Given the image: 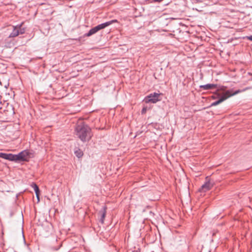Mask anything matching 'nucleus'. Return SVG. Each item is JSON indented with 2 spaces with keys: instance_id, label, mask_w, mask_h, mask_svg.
Here are the masks:
<instances>
[{
  "instance_id": "f3484780",
  "label": "nucleus",
  "mask_w": 252,
  "mask_h": 252,
  "mask_svg": "<svg viewBox=\"0 0 252 252\" xmlns=\"http://www.w3.org/2000/svg\"><path fill=\"white\" fill-rule=\"evenodd\" d=\"M163 0H151L152 1H154V2H159L161 1H162Z\"/></svg>"
},
{
  "instance_id": "a211bd4d",
  "label": "nucleus",
  "mask_w": 252,
  "mask_h": 252,
  "mask_svg": "<svg viewBox=\"0 0 252 252\" xmlns=\"http://www.w3.org/2000/svg\"><path fill=\"white\" fill-rule=\"evenodd\" d=\"M146 111V109L145 108H143V109L142 110V113H144Z\"/></svg>"
},
{
  "instance_id": "f257e3e1",
  "label": "nucleus",
  "mask_w": 252,
  "mask_h": 252,
  "mask_svg": "<svg viewBox=\"0 0 252 252\" xmlns=\"http://www.w3.org/2000/svg\"><path fill=\"white\" fill-rule=\"evenodd\" d=\"M76 131L77 136L83 142L89 141L91 138V129L87 125H78L76 127Z\"/></svg>"
},
{
  "instance_id": "1a4fd4ad",
  "label": "nucleus",
  "mask_w": 252,
  "mask_h": 252,
  "mask_svg": "<svg viewBox=\"0 0 252 252\" xmlns=\"http://www.w3.org/2000/svg\"><path fill=\"white\" fill-rule=\"evenodd\" d=\"M217 87V85L214 84H207L206 85H201L200 86V88L203 90H209L212 89L213 88H216Z\"/></svg>"
},
{
  "instance_id": "ddd939ff",
  "label": "nucleus",
  "mask_w": 252,
  "mask_h": 252,
  "mask_svg": "<svg viewBox=\"0 0 252 252\" xmlns=\"http://www.w3.org/2000/svg\"><path fill=\"white\" fill-rule=\"evenodd\" d=\"M74 154L75 156L78 158H81L83 155V153L82 151L79 149H76L74 151Z\"/></svg>"
},
{
  "instance_id": "7ed1b4c3",
  "label": "nucleus",
  "mask_w": 252,
  "mask_h": 252,
  "mask_svg": "<svg viewBox=\"0 0 252 252\" xmlns=\"http://www.w3.org/2000/svg\"><path fill=\"white\" fill-rule=\"evenodd\" d=\"M238 92H239V91H237L235 92V93H234L233 94H236ZM232 95H233V94H231L229 91H227L222 96H221L220 97V98L219 100L213 102L211 104V106H216V105L219 104L220 103H221L224 100H225L227 98H228L229 97H230V96H231Z\"/></svg>"
},
{
  "instance_id": "20e7f679",
  "label": "nucleus",
  "mask_w": 252,
  "mask_h": 252,
  "mask_svg": "<svg viewBox=\"0 0 252 252\" xmlns=\"http://www.w3.org/2000/svg\"><path fill=\"white\" fill-rule=\"evenodd\" d=\"M29 158V152L27 151H23L18 155H16L17 161L27 160Z\"/></svg>"
},
{
  "instance_id": "39448f33",
  "label": "nucleus",
  "mask_w": 252,
  "mask_h": 252,
  "mask_svg": "<svg viewBox=\"0 0 252 252\" xmlns=\"http://www.w3.org/2000/svg\"><path fill=\"white\" fill-rule=\"evenodd\" d=\"M0 158L10 161H17L16 155L0 153Z\"/></svg>"
},
{
  "instance_id": "2eb2a0df",
  "label": "nucleus",
  "mask_w": 252,
  "mask_h": 252,
  "mask_svg": "<svg viewBox=\"0 0 252 252\" xmlns=\"http://www.w3.org/2000/svg\"><path fill=\"white\" fill-rule=\"evenodd\" d=\"M39 192H37V193H35L36 197H37L38 201H39Z\"/></svg>"
},
{
  "instance_id": "423d86ee",
  "label": "nucleus",
  "mask_w": 252,
  "mask_h": 252,
  "mask_svg": "<svg viewBox=\"0 0 252 252\" xmlns=\"http://www.w3.org/2000/svg\"><path fill=\"white\" fill-rule=\"evenodd\" d=\"M117 22H118V21L116 19L112 20L102 23L101 24L98 25L97 26H96L95 27L97 28V29L98 30V31H99V30L103 29L105 28L106 27L111 25L113 23H116Z\"/></svg>"
},
{
  "instance_id": "9d476101",
  "label": "nucleus",
  "mask_w": 252,
  "mask_h": 252,
  "mask_svg": "<svg viewBox=\"0 0 252 252\" xmlns=\"http://www.w3.org/2000/svg\"><path fill=\"white\" fill-rule=\"evenodd\" d=\"M98 32V30L96 28V27H94L93 28H92L88 32L85 33V35L86 36H90L92 35L93 34L95 33Z\"/></svg>"
},
{
  "instance_id": "dca6fc26",
  "label": "nucleus",
  "mask_w": 252,
  "mask_h": 252,
  "mask_svg": "<svg viewBox=\"0 0 252 252\" xmlns=\"http://www.w3.org/2000/svg\"><path fill=\"white\" fill-rule=\"evenodd\" d=\"M247 38L250 41H252V35L247 36Z\"/></svg>"
},
{
  "instance_id": "0eeeda50",
  "label": "nucleus",
  "mask_w": 252,
  "mask_h": 252,
  "mask_svg": "<svg viewBox=\"0 0 252 252\" xmlns=\"http://www.w3.org/2000/svg\"><path fill=\"white\" fill-rule=\"evenodd\" d=\"M213 186V184L211 183L210 182L208 181L206 182L204 184H203L201 188L199 189V191L200 192H206L212 189Z\"/></svg>"
},
{
  "instance_id": "4468645a",
  "label": "nucleus",
  "mask_w": 252,
  "mask_h": 252,
  "mask_svg": "<svg viewBox=\"0 0 252 252\" xmlns=\"http://www.w3.org/2000/svg\"><path fill=\"white\" fill-rule=\"evenodd\" d=\"M32 187L33 188L34 190L35 193H37V192H39V188L36 184H33V185L32 186Z\"/></svg>"
},
{
  "instance_id": "f8f14e48",
  "label": "nucleus",
  "mask_w": 252,
  "mask_h": 252,
  "mask_svg": "<svg viewBox=\"0 0 252 252\" xmlns=\"http://www.w3.org/2000/svg\"><path fill=\"white\" fill-rule=\"evenodd\" d=\"M22 25H23V23L19 25H17L15 26V28H17V29L18 30V32H19V34H23L25 32V28H22Z\"/></svg>"
},
{
  "instance_id": "9b49d317",
  "label": "nucleus",
  "mask_w": 252,
  "mask_h": 252,
  "mask_svg": "<svg viewBox=\"0 0 252 252\" xmlns=\"http://www.w3.org/2000/svg\"><path fill=\"white\" fill-rule=\"evenodd\" d=\"M13 31L9 35L10 38L16 37L19 34L17 28H15V26H13Z\"/></svg>"
},
{
  "instance_id": "6e6552de",
  "label": "nucleus",
  "mask_w": 252,
  "mask_h": 252,
  "mask_svg": "<svg viewBox=\"0 0 252 252\" xmlns=\"http://www.w3.org/2000/svg\"><path fill=\"white\" fill-rule=\"evenodd\" d=\"M106 209L107 207L105 206H104L102 209L100 210L98 212L99 215L101 217V218L100 219V221L101 223H103L104 220L106 216Z\"/></svg>"
},
{
  "instance_id": "f03ea898",
  "label": "nucleus",
  "mask_w": 252,
  "mask_h": 252,
  "mask_svg": "<svg viewBox=\"0 0 252 252\" xmlns=\"http://www.w3.org/2000/svg\"><path fill=\"white\" fill-rule=\"evenodd\" d=\"M160 94L157 93L151 94L145 98L146 103H156L160 99L159 98Z\"/></svg>"
}]
</instances>
